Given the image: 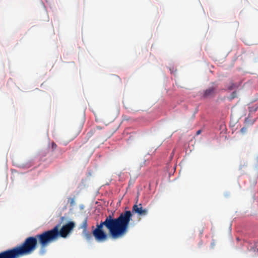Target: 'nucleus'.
I'll return each instance as SVG.
<instances>
[{
    "mask_svg": "<svg viewBox=\"0 0 258 258\" xmlns=\"http://www.w3.org/2000/svg\"><path fill=\"white\" fill-rule=\"evenodd\" d=\"M132 217V214L130 211L122 212L116 218H114L112 215H109L106 217L104 221H101L99 224L96 225V227L92 231V233L88 230L83 231V236L89 242L93 240V236L97 241H106L108 236L103 229V226H105L113 239L121 238L127 232Z\"/></svg>",
    "mask_w": 258,
    "mask_h": 258,
    "instance_id": "nucleus-1",
    "label": "nucleus"
},
{
    "mask_svg": "<svg viewBox=\"0 0 258 258\" xmlns=\"http://www.w3.org/2000/svg\"><path fill=\"white\" fill-rule=\"evenodd\" d=\"M38 242L36 235L27 237L20 245L0 252V258H19L32 254L37 248Z\"/></svg>",
    "mask_w": 258,
    "mask_h": 258,
    "instance_id": "nucleus-2",
    "label": "nucleus"
},
{
    "mask_svg": "<svg viewBox=\"0 0 258 258\" xmlns=\"http://www.w3.org/2000/svg\"><path fill=\"white\" fill-rule=\"evenodd\" d=\"M57 235V230L53 229V228L36 235L38 243L40 245L39 253L40 255H43L45 253L46 247L58 239Z\"/></svg>",
    "mask_w": 258,
    "mask_h": 258,
    "instance_id": "nucleus-3",
    "label": "nucleus"
},
{
    "mask_svg": "<svg viewBox=\"0 0 258 258\" xmlns=\"http://www.w3.org/2000/svg\"><path fill=\"white\" fill-rule=\"evenodd\" d=\"M59 227L60 225L57 224L53 227V229H55L57 231V239L59 237L66 238L75 227V223L73 222L70 221L63 225L60 229H59Z\"/></svg>",
    "mask_w": 258,
    "mask_h": 258,
    "instance_id": "nucleus-4",
    "label": "nucleus"
},
{
    "mask_svg": "<svg viewBox=\"0 0 258 258\" xmlns=\"http://www.w3.org/2000/svg\"><path fill=\"white\" fill-rule=\"evenodd\" d=\"M132 212L137 213L139 216H145L148 214V210L143 209L141 204L134 205L132 208Z\"/></svg>",
    "mask_w": 258,
    "mask_h": 258,
    "instance_id": "nucleus-5",
    "label": "nucleus"
},
{
    "mask_svg": "<svg viewBox=\"0 0 258 258\" xmlns=\"http://www.w3.org/2000/svg\"><path fill=\"white\" fill-rule=\"evenodd\" d=\"M217 89V86L216 85L209 87L204 91L203 96L205 98L213 97L216 93Z\"/></svg>",
    "mask_w": 258,
    "mask_h": 258,
    "instance_id": "nucleus-6",
    "label": "nucleus"
},
{
    "mask_svg": "<svg viewBox=\"0 0 258 258\" xmlns=\"http://www.w3.org/2000/svg\"><path fill=\"white\" fill-rule=\"evenodd\" d=\"M82 127L83 125L81 124L79 126H75L71 129L70 132V135H72L71 140H73L79 135L81 132Z\"/></svg>",
    "mask_w": 258,
    "mask_h": 258,
    "instance_id": "nucleus-7",
    "label": "nucleus"
},
{
    "mask_svg": "<svg viewBox=\"0 0 258 258\" xmlns=\"http://www.w3.org/2000/svg\"><path fill=\"white\" fill-rule=\"evenodd\" d=\"M87 227H88V223H87V218H85V219L82 222L81 225V228L83 229V231H87Z\"/></svg>",
    "mask_w": 258,
    "mask_h": 258,
    "instance_id": "nucleus-8",
    "label": "nucleus"
},
{
    "mask_svg": "<svg viewBox=\"0 0 258 258\" xmlns=\"http://www.w3.org/2000/svg\"><path fill=\"white\" fill-rule=\"evenodd\" d=\"M237 96V93L236 91L233 92L230 96V100H232L233 99L235 98Z\"/></svg>",
    "mask_w": 258,
    "mask_h": 258,
    "instance_id": "nucleus-9",
    "label": "nucleus"
},
{
    "mask_svg": "<svg viewBox=\"0 0 258 258\" xmlns=\"http://www.w3.org/2000/svg\"><path fill=\"white\" fill-rule=\"evenodd\" d=\"M246 130H247V128H246V127H242V128L240 130V132H241L242 133L244 134V133H245L246 132Z\"/></svg>",
    "mask_w": 258,
    "mask_h": 258,
    "instance_id": "nucleus-10",
    "label": "nucleus"
},
{
    "mask_svg": "<svg viewBox=\"0 0 258 258\" xmlns=\"http://www.w3.org/2000/svg\"><path fill=\"white\" fill-rule=\"evenodd\" d=\"M51 146H52V148L53 150H55L57 147L56 144L54 143H52Z\"/></svg>",
    "mask_w": 258,
    "mask_h": 258,
    "instance_id": "nucleus-11",
    "label": "nucleus"
},
{
    "mask_svg": "<svg viewBox=\"0 0 258 258\" xmlns=\"http://www.w3.org/2000/svg\"><path fill=\"white\" fill-rule=\"evenodd\" d=\"M201 133V130H198L197 132V135H200Z\"/></svg>",
    "mask_w": 258,
    "mask_h": 258,
    "instance_id": "nucleus-12",
    "label": "nucleus"
},
{
    "mask_svg": "<svg viewBox=\"0 0 258 258\" xmlns=\"http://www.w3.org/2000/svg\"><path fill=\"white\" fill-rule=\"evenodd\" d=\"M256 109H257V108H255L254 109V111H256Z\"/></svg>",
    "mask_w": 258,
    "mask_h": 258,
    "instance_id": "nucleus-13",
    "label": "nucleus"
}]
</instances>
